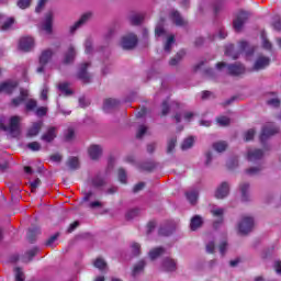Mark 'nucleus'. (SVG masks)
I'll use <instances>...</instances> for the list:
<instances>
[{"label":"nucleus","mask_w":281,"mask_h":281,"mask_svg":"<svg viewBox=\"0 0 281 281\" xmlns=\"http://www.w3.org/2000/svg\"><path fill=\"white\" fill-rule=\"evenodd\" d=\"M165 22H166V18H160V20L155 29L156 36H164L166 34V30H164Z\"/></svg>","instance_id":"72a5a7b5"},{"label":"nucleus","mask_w":281,"mask_h":281,"mask_svg":"<svg viewBox=\"0 0 281 281\" xmlns=\"http://www.w3.org/2000/svg\"><path fill=\"white\" fill-rule=\"evenodd\" d=\"M148 131V127L145 126V125H140L138 127V131H137V134H136V137L137 139H142V137H144L146 135V132Z\"/></svg>","instance_id":"5fc2aeb1"},{"label":"nucleus","mask_w":281,"mask_h":281,"mask_svg":"<svg viewBox=\"0 0 281 281\" xmlns=\"http://www.w3.org/2000/svg\"><path fill=\"white\" fill-rule=\"evenodd\" d=\"M38 186H41V179L36 178L35 181L31 182V192H36Z\"/></svg>","instance_id":"69168bd1"},{"label":"nucleus","mask_w":281,"mask_h":281,"mask_svg":"<svg viewBox=\"0 0 281 281\" xmlns=\"http://www.w3.org/2000/svg\"><path fill=\"white\" fill-rule=\"evenodd\" d=\"M67 166L70 170H78L80 168V161L77 157H70L67 160Z\"/></svg>","instance_id":"c9c22d12"},{"label":"nucleus","mask_w":281,"mask_h":281,"mask_svg":"<svg viewBox=\"0 0 281 281\" xmlns=\"http://www.w3.org/2000/svg\"><path fill=\"white\" fill-rule=\"evenodd\" d=\"M239 234L247 236V234L254 231V217L244 216L238 223Z\"/></svg>","instance_id":"39448f33"},{"label":"nucleus","mask_w":281,"mask_h":281,"mask_svg":"<svg viewBox=\"0 0 281 281\" xmlns=\"http://www.w3.org/2000/svg\"><path fill=\"white\" fill-rule=\"evenodd\" d=\"M36 106H38V102L34 99H29L25 102V111H36Z\"/></svg>","instance_id":"79ce46f5"},{"label":"nucleus","mask_w":281,"mask_h":281,"mask_svg":"<svg viewBox=\"0 0 281 281\" xmlns=\"http://www.w3.org/2000/svg\"><path fill=\"white\" fill-rule=\"evenodd\" d=\"M132 252L134 256H139L142 254V246L137 243L132 244Z\"/></svg>","instance_id":"4d7b16f0"},{"label":"nucleus","mask_w":281,"mask_h":281,"mask_svg":"<svg viewBox=\"0 0 281 281\" xmlns=\"http://www.w3.org/2000/svg\"><path fill=\"white\" fill-rule=\"evenodd\" d=\"M58 135V128L50 126L47 128V131L42 135L41 139L42 142H45L46 144H52L54 139Z\"/></svg>","instance_id":"9b49d317"},{"label":"nucleus","mask_w":281,"mask_h":281,"mask_svg":"<svg viewBox=\"0 0 281 281\" xmlns=\"http://www.w3.org/2000/svg\"><path fill=\"white\" fill-rule=\"evenodd\" d=\"M36 254H38V248L37 247L29 250L25 254L26 258H24V262H32V258H34V256H36Z\"/></svg>","instance_id":"49530a36"},{"label":"nucleus","mask_w":281,"mask_h":281,"mask_svg":"<svg viewBox=\"0 0 281 281\" xmlns=\"http://www.w3.org/2000/svg\"><path fill=\"white\" fill-rule=\"evenodd\" d=\"M202 226H203V218L201 216L195 215L194 217H192L191 224H190L192 232H196V229H199V227H202Z\"/></svg>","instance_id":"c85d7f7f"},{"label":"nucleus","mask_w":281,"mask_h":281,"mask_svg":"<svg viewBox=\"0 0 281 281\" xmlns=\"http://www.w3.org/2000/svg\"><path fill=\"white\" fill-rule=\"evenodd\" d=\"M93 188H102V186H106V181L101 176H94L92 179Z\"/></svg>","instance_id":"4c0bfd02"},{"label":"nucleus","mask_w":281,"mask_h":281,"mask_svg":"<svg viewBox=\"0 0 281 281\" xmlns=\"http://www.w3.org/2000/svg\"><path fill=\"white\" fill-rule=\"evenodd\" d=\"M183 56H186V52L184 50H180L176 54L175 57H172L170 60H169V65L170 67H177V65L183 60Z\"/></svg>","instance_id":"7c9ffc66"},{"label":"nucleus","mask_w":281,"mask_h":281,"mask_svg":"<svg viewBox=\"0 0 281 281\" xmlns=\"http://www.w3.org/2000/svg\"><path fill=\"white\" fill-rule=\"evenodd\" d=\"M256 135V130L250 128L244 134L245 142H251Z\"/></svg>","instance_id":"3c124183"},{"label":"nucleus","mask_w":281,"mask_h":281,"mask_svg":"<svg viewBox=\"0 0 281 281\" xmlns=\"http://www.w3.org/2000/svg\"><path fill=\"white\" fill-rule=\"evenodd\" d=\"M249 182H243L239 184V191H240V194H241V201L244 203H247V201H249Z\"/></svg>","instance_id":"412c9836"},{"label":"nucleus","mask_w":281,"mask_h":281,"mask_svg":"<svg viewBox=\"0 0 281 281\" xmlns=\"http://www.w3.org/2000/svg\"><path fill=\"white\" fill-rule=\"evenodd\" d=\"M265 157V150L258 148H249L247 150V159L251 162L260 161Z\"/></svg>","instance_id":"9d476101"},{"label":"nucleus","mask_w":281,"mask_h":281,"mask_svg":"<svg viewBox=\"0 0 281 281\" xmlns=\"http://www.w3.org/2000/svg\"><path fill=\"white\" fill-rule=\"evenodd\" d=\"M54 23V16L52 15V13L46 15V20L43 24V30L47 33V34H52V25Z\"/></svg>","instance_id":"c756f323"},{"label":"nucleus","mask_w":281,"mask_h":281,"mask_svg":"<svg viewBox=\"0 0 281 281\" xmlns=\"http://www.w3.org/2000/svg\"><path fill=\"white\" fill-rule=\"evenodd\" d=\"M138 41L139 40L137 38L136 34L128 33L121 38L120 45L123 49H135V47H137Z\"/></svg>","instance_id":"20e7f679"},{"label":"nucleus","mask_w":281,"mask_h":281,"mask_svg":"<svg viewBox=\"0 0 281 281\" xmlns=\"http://www.w3.org/2000/svg\"><path fill=\"white\" fill-rule=\"evenodd\" d=\"M161 113L162 115H168V113H170V105L167 101H164L161 104Z\"/></svg>","instance_id":"e2e57ef3"},{"label":"nucleus","mask_w":281,"mask_h":281,"mask_svg":"<svg viewBox=\"0 0 281 281\" xmlns=\"http://www.w3.org/2000/svg\"><path fill=\"white\" fill-rule=\"evenodd\" d=\"M170 19H171L172 23L175 25H177L178 27H183V26L188 25V21H186V19H183V16H181V13H179V11H171Z\"/></svg>","instance_id":"4468645a"},{"label":"nucleus","mask_w":281,"mask_h":281,"mask_svg":"<svg viewBox=\"0 0 281 281\" xmlns=\"http://www.w3.org/2000/svg\"><path fill=\"white\" fill-rule=\"evenodd\" d=\"M249 16L251 13L248 11H239L236 19L233 21V27L235 31L240 32L243 30V25L249 21Z\"/></svg>","instance_id":"423d86ee"},{"label":"nucleus","mask_w":281,"mask_h":281,"mask_svg":"<svg viewBox=\"0 0 281 281\" xmlns=\"http://www.w3.org/2000/svg\"><path fill=\"white\" fill-rule=\"evenodd\" d=\"M162 267H164L165 271H176L177 261H175V259L166 258L162 261Z\"/></svg>","instance_id":"bb28decb"},{"label":"nucleus","mask_w":281,"mask_h":281,"mask_svg":"<svg viewBox=\"0 0 281 281\" xmlns=\"http://www.w3.org/2000/svg\"><path fill=\"white\" fill-rule=\"evenodd\" d=\"M176 146H177V137L173 136V137L168 139V143H167V154L170 155V153H173Z\"/></svg>","instance_id":"a19ab883"},{"label":"nucleus","mask_w":281,"mask_h":281,"mask_svg":"<svg viewBox=\"0 0 281 281\" xmlns=\"http://www.w3.org/2000/svg\"><path fill=\"white\" fill-rule=\"evenodd\" d=\"M59 91L64 93V95H71L74 93V91L69 89V83H60Z\"/></svg>","instance_id":"de8ad7c7"},{"label":"nucleus","mask_w":281,"mask_h":281,"mask_svg":"<svg viewBox=\"0 0 281 281\" xmlns=\"http://www.w3.org/2000/svg\"><path fill=\"white\" fill-rule=\"evenodd\" d=\"M74 60H76V48L74 46H69L64 57V65H71Z\"/></svg>","instance_id":"aec40b11"},{"label":"nucleus","mask_w":281,"mask_h":281,"mask_svg":"<svg viewBox=\"0 0 281 281\" xmlns=\"http://www.w3.org/2000/svg\"><path fill=\"white\" fill-rule=\"evenodd\" d=\"M224 210L223 209H214L211 211V213L213 214V216H216L218 220L215 221L213 223V227H218V225H221V223H223V214H224Z\"/></svg>","instance_id":"cd10ccee"},{"label":"nucleus","mask_w":281,"mask_h":281,"mask_svg":"<svg viewBox=\"0 0 281 281\" xmlns=\"http://www.w3.org/2000/svg\"><path fill=\"white\" fill-rule=\"evenodd\" d=\"M262 170H265V167H262V165H259L257 167H250L246 169V175H248L249 177H256V175H260Z\"/></svg>","instance_id":"f704fd0d"},{"label":"nucleus","mask_w":281,"mask_h":281,"mask_svg":"<svg viewBox=\"0 0 281 281\" xmlns=\"http://www.w3.org/2000/svg\"><path fill=\"white\" fill-rule=\"evenodd\" d=\"M42 128H43L42 121L33 123V125L27 131V137H36V135H38V133H41Z\"/></svg>","instance_id":"4be33fe9"},{"label":"nucleus","mask_w":281,"mask_h":281,"mask_svg":"<svg viewBox=\"0 0 281 281\" xmlns=\"http://www.w3.org/2000/svg\"><path fill=\"white\" fill-rule=\"evenodd\" d=\"M14 273L15 281H25V273H23V270L21 268H15Z\"/></svg>","instance_id":"8fccbe9b"},{"label":"nucleus","mask_w":281,"mask_h":281,"mask_svg":"<svg viewBox=\"0 0 281 281\" xmlns=\"http://www.w3.org/2000/svg\"><path fill=\"white\" fill-rule=\"evenodd\" d=\"M91 67V63H83L79 66V70L77 72L78 80H81L83 85H89L91 82V74L87 71Z\"/></svg>","instance_id":"6e6552de"},{"label":"nucleus","mask_w":281,"mask_h":281,"mask_svg":"<svg viewBox=\"0 0 281 281\" xmlns=\"http://www.w3.org/2000/svg\"><path fill=\"white\" fill-rule=\"evenodd\" d=\"M38 234H41V229L38 227L29 229L27 240L30 243H34L36 240V236H38Z\"/></svg>","instance_id":"e433bc0d"},{"label":"nucleus","mask_w":281,"mask_h":281,"mask_svg":"<svg viewBox=\"0 0 281 281\" xmlns=\"http://www.w3.org/2000/svg\"><path fill=\"white\" fill-rule=\"evenodd\" d=\"M54 56V50L52 49H45L42 52L40 56V65H47L52 60V57Z\"/></svg>","instance_id":"5701e85b"},{"label":"nucleus","mask_w":281,"mask_h":281,"mask_svg":"<svg viewBox=\"0 0 281 281\" xmlns=\"http://www.w3.org/2000/svg\"><path fill=\"white\" fill-rule=\"evenodd\" d=\"M26 148L30 150H33L34 153L41 150V143L38 142H32L26 145Z\"/></svg>","instance_id":"603ef678"},{"label":"nucleus","mask_w":281,"mask_h":281,"mask_svg":"<svg viewBox=\"0 0 281 281\" xmlns=\"http://www.w3.org/2000/svg\"><path fill=\"white\" fill-rule=\"evenodd\" d=\"M229 194V183L222 182L215 191L216 199H225Z\"/></svg>","instance_id":"dca6fc26"},{"label":"nucleus","mask_w":281,"mask_h":281,"mask_svg":"<svg viewBox=\"0 0 281 281\" xmlns=\"http://www.w3.org/2000/svg\"><path fill=\"white\" fill-rule=\"evenodd\" d=\"M146 267V260L142 259L139 260L133 269L132 276L135 278V276H139V273H142L144 271Z\"/></svg>","instance_id":"2f4dec72"},{"label":"nucleus","mask_w":281,"mask_h":281,"mask_svg":"<svg viewBox=\"0 0 281 281\" xmlns=\"http://www.w3.org/2000/svg\"><path fill=\"white\" fill-rule=\"evenodd\" d=\"M16 87H19V82L16 81H7L0 85V93H12V91H14V89H16Z\"/></svg>","instance_id":"f3484780"},{"label":"nucleus","mask_w":281,"mask_h":281,"mask_svg":"<svg viewBox=\"0 0 281 281\" xmlns=\"http://www.w3.org/2000/svg\"><path fill=\"white\" fill-rule=\"evenodd\" d=\"M267 104H269L270 106H280V99H270L267 101Z\"/></svg>","instance_id":"774afa93"},{"label":"nucleus","mask_w":281,"mask_h":281,"mask_svg":"<svg viewBox=\"0 0 281 281\" xmlns=\"http://www.w3.org/2000/svg\"><path fill=\"white\" fill-rule=\"evenodd\" d=\"M75 137H76V133L74 132V130L69 128V130L66 132L65 140H66V142H71Z\"/></svg>","instance_id":"052dcab7"},{"label":"nucleus","mask_w":281,"mask_h":281,"mask_svg":"<svg viewBox=\"0 0 281 281\" xmlns=\"http://www.w3.org/2000/svg\"><path fill=\"white\" fill-rule=\"evenodd\" d=\"M224 67H227L229 76H243L245 74V66L243 64H231L227 65L225 61H220L216 64V69L221 71Z\"/></svg>","instance_id":"7ed1b4c3"},{"label":"nucleus","mask_w":281,"mask_h":281,"mask_svg":"<svg viewBox=\"0 0 281 281\" xmlns=\"http://www.w3.org/2000/svg\"><path fill=\"white\" fill-rule=\"evenodd\" d=\"M255 52H256L255 46H251L249 45V43L241 41L239 42V52H235L234 44H231L226 46L225 55L231 56L233 60H236L238 59V56H240V54H246V56H254Z\"/></svg>","instance_id":"f03ea898"},{"label":"nucleus","mask_w":281,"mask_h":281,"mask_svg":"<svg viewBox=\"0 0 281 281\" xmlns=\"http://www.w3.org/2000/svg\"><path fill=\"white\" fill-rule=\"evenodd\" d=\"M216 122L221 126H229V124H232V120H229L227 116H218Z\"/></svg>","instance_id":"09e8293b"},{"label":"nucleus","mask_w":281,"mask_h":281,"mask_svg":"<svg viewBox=\"0 0 281 281\" xmlns=\"http://www.w3.org/2000/svg\"><path fill=\"white\" fill-rule=\"evenodd\" d=\"M14 25V18H9L1 26L0 30L2 32H8Z\"/></svg>","instance_id":"a18cd8bd"},{"label":"nucleus","mask_w":281,"mask_h":281,"mask_svg":"<svg viewBox=\"0 0 281 281\" xmlns=\"http://www.w3.org/2000/svg\"><path fill=\"white\" fill-rule=\"evenodd\" d=\"M117 106H120V102L116 99H105L103 103V111L109 113L110 111H113V109H117Z\"/></svg>","instance_id":"6ab92c4d"},{"label":"nucleus","mask_w":281,"mask_h":281,"mask_svg":"<svg viewBox=\"0 0 281 281\" xmlns=\"http://www.w3.org/2000/svg\"><path fill=\"white\" fill-rule=\"evenodd\" d=\"M33 47H34V38L30 36H24L20 38L19 49H21V52H31Z\"/></svg>","instance_id":"f8f14e48"},{"label":"nucleus","mask_w":281,"mask_h":281,"mask_svg":"<svg viewBox=\"0 0 281 281\" xmlns=\"http://www.w3.org/2000/svg\"><path fill=\"white\" fill-rule=\"evenodd\" d=\"M192 146H194V137H192V136L186 138L181 144L182 150H188V149L192 148Z\"/></svg>","instance_id":"ea45409f"},{"label":"nucleus","mask_w":281,"mask_h":281,"mask_svg":"<svg viewBox=\"0 0 281 281\" xmlns=\"http://www.w3.org/2000/svg\"><path fill=\"white\" fill-rule=\"evenodd\" d=\"M85 47L86 54H91V52H93V40L87 38L85 42Z\"/></svg>","instance_id":"864d4df0"},{"label":"nucleus","mask_w":281,"mask_h":281,"mask_svg":"<svg viewBox=\"0 0 281 281\" xmlns=\"http://www.w3.org/2000/svg\"><path fill=\"white\" fill-rule=\"evenodd\" d=\"M103 149L100 145H90L88 148V155L92 161H98L102 157Z\"/></svg>","instance_id":"ddd939ff"},{"label":"nucleus","mask_w":281,"mask_h":281,"mask_svg":"<svg viewBox=\"0 0 281 281\" xmlns=\"http://www.w3.org/2000/svg\"><path fill=\"white\" fill-rule=\"evenodd\" d=\"M93 267L99 269V271H109V263H106V260L102 257H99L93 261Z\"/></svg>","instance_id":"a878e982"},{"label":"nucleus","mask_w":281,"mask_h":281,"mask_svg":"<svg viewBox=\"0 0 281 281\" xmlns=\"http://www.w3.org/2000/svg\"><path fill=\"white\" fill-rule=\"evenodd\" d=\"M30 3H32V0H19L18 5L21 8V10H25L26 8H30Z\"/></svg>","instance_id":"680f3d73"},{"label":"nucleus","mask_w":281,"mask_h":281,"mask_svg":"<svg viewBox=\"0 0 281 281\" xmlns=\"http://www.w3.org/2000/svg\"><path fill=\"white\" fill-rule=\"evenodd\" d=\"M145 15L143 13H134L128 16L131 25H142L144 23Z\"/></svg>","instance_id":"b1692460"},{"label":"nucleus","mask_w":281,"mask_h":281,"mask_svg":"<svg viewBox=\"0 0 281 281\" xmlns=\"http://www.w3.org/2000/svg\"><path fill=\"white\" fill-rule=\"evenodd\" d=\"M143 170H146L147 172H153L155 170L156 165L155 162H145L142 165Z\"/></svg>","instance_id":"13d9d810"},{"label":"nucleus","mask_w":281,"mask_h":281,"mask_svg":"<svg viewBox=\"0 0 281 281\" xmlns=\"http://www.w3.org/2000/svg\"><path fill=\"white\" fill-rule=\"evenodd\" d=\"M119 180L121 183H126V170L124 168L119 169Z\"/></svg>","instance_id":"bf43d9fd"},{"label":"nucleus","mask_w":281,"mask_h":281,"mask_svg":"<svg viewBox=\"0 0 281 281\" xmlns=\"http://www.w3.org/2000/svg\"><path fill=\"white\" fill-rule=\"evenodd\" d=\"M261 38H262V45L265 49H271V42L267 40V36H265V33L261 34Z\"/></svg>","instance_id":"0e129e2a"},{"label":"nucleus","mask_w":281,"mask_h":281,"mask_svg":"<svg viewBox=\"0 0 281 281\" xmlns=\"http://www.w3.org/2000/svg\"><path fill=\"white\" fill-rule=\"evenodd\" d=\"M175 229H177V223L169 222L159 229L158 234L159 236H170L175 233Z\"/></svg>","instance_id":"2eb2a0df"},{"label":"nucleus","mask_w":281,"mask_h":281,"mask_svg":"<svg viewBox=\"0 0 281 281\" xmlns=\"http://www.w3.org/2000/svg\"><path fill=\"white\" fill-rule=\"evenodd\" d=\"M186 196H187L189 203H191V205H195V203L199 199V191L198 190L188 191L186 193Z\"/></svg>","instance_id":"473e14b6"},{"label":"nucleus","mask_w":281,"mask_h":281,"mask_svg":"<svg viewBox=\"0 0 281 281\" xmlns=\"http://www.w3.org/2000/svg\"><path fill=\"white\" fill-rule=\"evenodd\" d=\"M269 63H271L269 57L259 56L254 65L255 71H260V69H265V67H269Z\"/></svg>","instance_id":"a211bd4d"},{"label":"nucleus","mask_w":281,"mask_h":281,"mask_svg":"<svg viewBox=\"0 0 281 281\" xmlns=\"http://www.w3.org/2000/svg\"><path fill=\"white\" fill-rule=\"evenodd\" d=\"M273 269H274L276 273H278V276H281V261L280 260L274 261Z\"/></svg>","instance_id":"338daca9"},{"label":"nucleus","mask_w":281,"mask_h":281,"mask_svg":"<svg viewBox=\"0 0 281 281\" xmlns=\"http://www.w3.org/2000/svg\"><path fill=\"white\" fill-rule=\"evenodd\" d=\"M172 45H175V35H170L167 38V42L165 44V52H167V54H170V52H172Z\"/></svg>","instance_id":"c03bdc74"},{"label":"nucleus","mask_w":281,"mask_h":281,"mask_svg":"<svg viewBox=\"0 0 281 281\" xmlns=\"http://www.w3.org/2000/svg\"><path fill=\"white\" fill-rule=\"evenodd\" d=\"M0 128L11 137H19L21 135V116H11L9 125H5V117H0Z\"/></svg>","instance_id":"f257e3e1"},{"label":"nucleus","mask_w":281,"mask_h":281,"mask_svg":"<svg viewBox=\"0 0 281 281\" xmlns=\"http://www.w3.org/2000/svg\"><path fill=\"white\" fill-rule=\"evenodd\" d=\"M91 19H93L92 12H86L81 14L79 20L70 26V34H76V32H78L80 27H83V25H87Z\"/></svg>","instance_id":"0eeeda50"},{"label":"nucleus","mask_w":281,"mask_h":281,"mask_svg":"<svg viewBox=\"0 0 281 281\" xmlns=\"http://www.w3.org/2000/svg\"><path fill=\"white\" fill-rule=\"evenodd\" d=\"M139 216V209H131L125 213L126 221H133V218H137Z\"/></svg>","instance_id":"58836bf2"},{"label":"nucleus","mask_w":281,"mask_h":281,"mask_svg":"<svg viewBox=\"0 0 281 281\" xmlns=\"http://www.w3.org/2000/svg\"><path fill=\"white\" fill-rule=\"evenodd\" d=\"M278 133H280V128L276 127V125H273V123H269L262 127V132L260 135V142L265 143V142H267L268 137H273V135H278Z\"/></svg>","instance_id":"1a4fd4ad"},{"label":"nucleus","mask_w":281,"mask_h":281,"mask_svg":"<svg viewBox=\"0 0 281 281\" xmlns=\"http://www.w3.org/2000/svg\"><path fill=\"white\" fill-rule=\"evenodd\" d=\"M47 111L48 109L46 106L37 108L35 111V115H37V117H45V115H47Z\"/></svg>","instance_id":"6e6d98bb"},{"label":"nucleus","mask_w":281,"mask_h":281,"mask_svg":"<svg viewBox=\"0 0 281 281\" xmlns=\"http://www.w3.org/2000/svg\"><path fill=\"white\" fill-rule=\"evenodd\" d=\"M213 148L214 150H216V153H224V150H227V143L225 142L214 143Z\"/></svg>","instance_id":"37998d69"},{"label":"nucleus","mask_w":281,"mask_h":281,"mask_svg":"<svg viewBox=\"0 0 281 281\" xmlns=\"http://www.w3.org/2000/svg\"><path fill=\"white\" fill-rule=\"evenodd\" d=\"M164 254H166V248L156 247L149 251L148 256H149L150 260H157V258L164 256Z\"/></svg>","instance_id":"393cba45"}]
</instances>
